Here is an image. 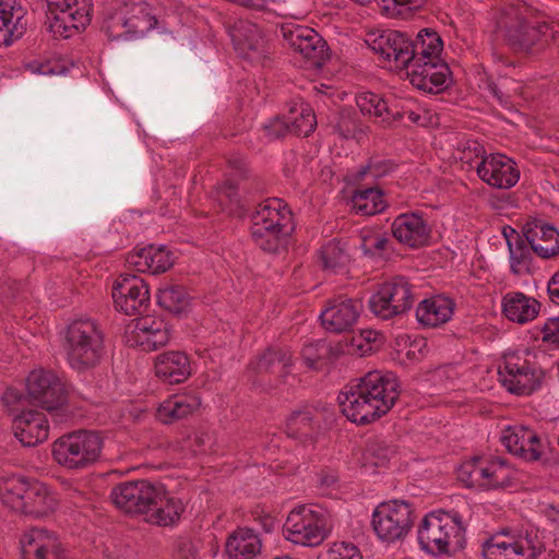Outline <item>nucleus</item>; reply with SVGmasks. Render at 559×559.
Segmentation results:
<instances>
[{
	"instance_id": "nucleus-51",
	"label": "nucleus",
	"mask_w": 559,
	"mask_h": 559,
	"mask_svg": "<svg viewBox=\"0 0 559 559\" xmlns=\"http://www.w3.org/2000/svg\"><path fill=\"white\" fill-rule=\"evenodd\" d=\"M320 260L325 270L337 272L349 262V255L340 241H329L320 249Z\"/></svg>"
},
{
	"instance_id": "nucleus-62",
	"label": "nucleus",
	"mask_w": 559,
	"mask_h": 559,
	"mask_svg": "<svg viewBox=\"0 0 559 559\" xmlns=\"http://www.w3.org/2000/svg\"><path fill=\"white\" fill-rule=\"evenodd\" d=\"M254 521L265 533H271L277 524L276 519L273 515L264 512L257 513L254 515Z\"/></svg>"
},
{
	"instance_id": "nucleus-9",
	"label": "nucleus",
	"mask_w": 559,
	"mask_h": 559,
	"mask_svg": "<svg viewBox=\"0 0 559 559\" xmlns=\"http://www.w3.org/2000/svg\"><path fill=\"white\" fill-rule=\"evenodd\" d=\"M102 437L94 431L79 430L64 435L52 444L53 460L68 469H82L100 455Z\"/></svg>"
},
{
	"instance_id": "nucleus-42",
	"label": "nucleus",
	"mask_w": 559,
	"mask_h": 559,
	"mask_svg": "<svg viewBox=\"0 0 559 559\" xmlns=\"http://www.w3.org/2000/svg\"><path fill=\"white\" fill-rule=\"evenodd\" d=\"M29 479L15 474L0 476V502L11 510L19 512L23 498L27 492Z\"/></svg>"
},
{
	"instance_id": "nucleus-32",
	"label": "nucleus",
	"mask_w": 559,
	"mask_h": 559,
	"mask_svg": "<svg viewBox=\"0 0 559 559\" xmlns=\"http://www.w3.org/2000/svg\"><path fill=\"white\" fill-rule=\"evenodd\" d=\"M123 9L128 22L127 40L139 39L156 27L157 19L147 2H124Z\"/></svg>"
},
{
	"instance_id": "nucleus-64",
	"label": "nucleus",
	"mask_w": 559,
	"mask_h": 559,
	"mask_svg": "<svg viewBox=\"0 0 559 559\" xmlns=\"http://www.w3.org/2000/svg\"><path fill=\"white\" fill-rule=\"evenodd\" d=\"M503 237L506 238L508 248L513 246L514 243L520 242V240H524L525 236L520 235L514 228L510 226H506L502 229Z\"/></svg>"
},
{
	"instance_id": "nucleus-20",
	"label": "nucleus",
	"mask_w": 559,
	"mask_h": 559,
	"mask_svg": "<svg viewBox=\"0 0 559 559\" xmlns=\"http://www.w3.org/2000/svg\"><path fill=\"white\" fill-rule=\"evenodd\" d=\"M500 440L508 452L525 462L540 460L546 445L535 430L522 425L504 428Z\"/></svg>"
},
{
	"instance_id": "nucleus-6",
	"label": "nucleus",
	"mask_w": 559,
	"mask_h": 559,
	"mask_svg": "<svg viewBox=\"0 0 559 559\" xmlns=\"http://www.w3.org/2000/svg\"><path fill=\"white\" fill-rule=\"evenodd\" d=\"M293 230L292 211L282 199L265 200L252 216V239L265 252L274 253L285 247Z\"/></svg>"
},
{
	"instance_id": "nucleus-13",
	"label": "nucleus",
	"mask_w": 559,
	"mask_h": 559,
	"mask_svg": "<svg viewBox=\"0 0 559 559\" xmlns=\"http://www.w3.org/2000/svg\"><path fill=\"white\" fill-rule=\"evenodd\" d=\"M414 523V509L404 500L380 503L372 513V528L384 543L404 539Z\"/></svg>"
},
{
	"instance_id": "nucleus-60",
	"label": "nucleus",
	"mask_w": 559,
	"mask_h": 559,
	"mask_svg": "<svg viewBox=\"0 0 559 559\" xmlns=\"http://www.w3.org/2000/svg\"><path fill=\"white\" fill-rule=\"evenodd\" d=\"M509 83L511 80L504 78L499 83L490 82L488 84L489 93L504 107L510 105V94L503 91Z\"/></svg>"
},
{
	"instance_id": "nucleus-28",
	"label": "nucleus",
	"mask_w": 559,
	"mask_h": 559,
	"mask_svg": "<svg viewBox=\"0 0 559 559\" xmlns=\"http://www.w3.org/2000/svg\"><path fill=\"white\" fill-rule=\"evenodd\" d=\"M155 376L167 384H179L191 376V362L181 350L164 352L155 357Z\"/></svg>"
},
{
	"instance_id": "nucleus-49",
	"label": "nucleus",
	"mask_w": 559,
	"mask_h": 559,
	"mask_svg": "<svg viewBox=\"0 0 559 559\" xmlns=\"http://www.w3.org/2000/svg\"><path fill=\"white\" fill-rule=\"evenodd\" d=\"M330 127L343 139L357 138L365 133L364 126L358 120L356 112L348 108H344L331 117Z\"/></svg>"
},
{
	"instance_id": "nucleus-54",
	"label": "nucleus",
	"mask_w": 559,
	"mask_h": 559,
	"mask_svg": "<svg viewBox=\"0 0 559 559\" xmlns=\"http://www.w3.org/2000/svg\"><path fill=\"white\" fill-rule=\"evenodd\" d=\"M330 353V345L325 341L320 340L305 345L301 350V357L309 368H317L318 362L326 359Z\"/></svg>"
},
{
	"instance_id": "nucleus-30",
	"label": "nucleus",
	"mask_w": 559,
	"mask_h": 559,
	"mask_svg": "<svg viewBox=\"0 0 559 559\" xmlns=\"http://www.w3.org/2000/svg\"><path fill=\"white\" fill-rule=\"evenodd\" d=\"M325 411V408L319 409L307 406L293 412L286 423L287 435L295 439L313 441L314 436L321 428Z\"/></svg>"
},
{
	"instance_id": "nucleus-3",
	"label": "nucleus",
	"mask_w": 559,
	"mask_h": 559,
	"mask_svg": "<svg viewBox=\"0 0 559 559\" xmlns=\"http://www.w3.org/2000/svg\"><path fill=\"white\" fill-rule=\"evenodd\" d=\"M110 499L119 510L145 514L148 523L162 526L173 524L185 510L182 501L168 495L163 485L147 480L120 483L111 489Z\"/></svg>"
},
{
	"instance_id": "nucleus-61",
	"label": "nucleus",
	"mask_w": 559,
	"mask_h": 559,
	"mask_svg": "<svg viewBox=\"0 0 559 559\" xmlns=\"http://www.w3.org/2000/svg\"><path fill=\"white\" fill-rule=\"evenodd\" d=\"M395 118L393 120L407 119L414 124L425 127L429 122L427 112L415 111L412 109H403L402 111H394Z\"/></svg>"
},
{
	"instance_id": "nucleus-56",
	"label": "nucleus",
	"mask_w": 559,
	"mask_h": 559,
	"mask_svg": "<svg viewBox=\"0 0 559 559\" xmlns=\"http://www.w3.org/2000/svg\"><path fill=\"white\" fill-rule=\"evenodd\" d=\"M319 559H362V556L353 544L335 543Z\"/></svg>"
},
{
	"instance_id": "nucleus-14",
	"label": "nucleus",
	"mask_w": 559,
	"mask_h": 559,
	"mask_svg": "<svg viewBox=\"0 0 559 559\" xmlns=\"http://www.w3.org/2000/svg\"><path fill=\"white\" fill-rule=\"evenodd\" d=\"M502 386L515 395H530L542 385L544 371L534 362L519 354L504 356L502 366L498 369Z\"/></svg>"
},
{
	"instance_id": "nucleus-16",
	"label": "nucleus",
	"mask_w": 559,
	"mask_h": 559,
	"mask_svg": "<svg viewBox=\"0 0 559 559\" xmlns=\"http://www.w3.org/2000/svg\"><path fill=\"white\" fill-rule=\"evenodd\" d=\"M126 343L145 352L156 350L170 340V330L166 321L155 316H141L126 329Z\"/></svg>"
},
{
	"instance_id": "nucleus-40",
	"label": "nucleus",
	"mask_w": 559,
	"mask_h": 559,
	"mask_svg": "<svg viewBox=\"0 0 559 559\" xmlns=\"http://www.w3.org/2000/svg\"><path fill=\"white\" fill-rule=\"evenodd\" d=\"M414 62L441 61L443 41L440 35L432 29H421L414 39Z\"/></svg>"
},
{
	"instance_id": "nucleus-19",
	"label": "nucleus",
	"mask_w": 559,
	"mask_h": 559,
	"mask_svg": "<svg viewBox=\"0 0 559 559\" xmlns=\"http://www.w3.org/2000/svg\"><path fill=\"white\" fill-rule=\"evenodd\" d=\"M370 49L385 61L394 62L395 68L408 69L414 61L412 38L405 33L386 29L367 40Z\"/></svg>"
},
{
	"instance_id": "nucleus-46",
	"label": "nucleus",
	"mask_w": 559,
	"mask_h": 559,
	"mask_svg": "<svg viewBox=\"0 0 559 559\" xmlns=\"http://www.w3.org/2000/svg\"><path fill=\"white\" fill-rule=\"evenodd\" d=\"M350 202L355 212L365 216L381 213L386 206L383 192L378 187L356 190Z\"/></svg>"
},
{
	"instance_id": "nucleus-58",
	"label": "nucleus",
	"mask_w": 559,
	"mask_h": 559,
	"mask_svg": "<svg viewBox=\"0 0 559 559\" xmlns=\"http://www.w3.org/2000/svg\"><path fill=\"white\" fill-rule=\"evenodd\" d=\"M542 340L559 348V317L547 319L542 328Z\"/></svg>"
},
{
	"instance_id": "nucleus-53",
	"label": "nucleus",
	"mask_w": 559,
	"mask_h": 559,
	"mask_svg": "<svg viewBox=\"0 0 559 559\" xmlns=\"http://www.w3.org/2000/svg\"><path fill=\"white\" fill-rule=\"evenodd\" d=\"M397 165L391 160L380 157H372L369 159L367 165L361 166L354 175L355 181L362 180L366 176H371L374 179H379L392 174L396 169Z\"/></svg>"
},
{
	"instance_id": "nucleus-33",
	"label": "nucleus",
	"mask_w": 559,
	"mask_h": 559,
	"mask_svg": "<svg viewBox=\"0 0 559 559\" xmlns=\"http://www.w3.org/2000/svg\"><path fill=\"white\" fill-rule=\"evenodd\" d=\"M128 263L134 265L139 272L159 274L166 272L174 263L173 253L166 247L153 245L130 253Z\"/></svg>"
},
{
	"instance_id": "nucleus-55",
	"label": "nucleus",
	"mask_w": 559,
	"mask_h": 559,
	"mask_svg": "<svg viewBox=\"0 0 559 559\" xmlns=\"http://www.w3.org/2000/svg\"><path fill=\"white\" fill-rule=\"evenodd\" d=\"M215 194L217 201L224 209L229 206H239L240 204L238 188L231 180H226L217 185Z\"/></svg>"
},
{
	"instance_id": "nucleus-10",
	"label": "nucleus",
	"mask_w": 559,
	"mask_h": 559,
	"mask_svg": "<svg viewBox=\"0 0 559 559\" xmlns=\"http://www.w3.org/2000/svg\"><path fill=\"white\" fill-rule=\"evenodd\" d=\"M513 468L501 457H474L457 469V479L469 488L499 490L511 486Z\"/></svg>"
},
{
	"instance_id": "nucleus-38",
	"label": "nucleus",
	"mask_w": 559,
	"mask_h": 559,
	"mask_svg": "<svg viewBox=\"0 0 559 559\" xmlns=\"http://www.w3.org/2000/svg\"><path fill=\"white\" fill-rule=\"evenodd\" d=\"M454 309V302L445 296H436L423 300L416 309V318L423 325L435 328L448 322Z\"/></svg>"
},
{
	"instance_id": "nucleus-29",
	"label": "nucleus",
	"mask_w": 559,
	"mask_h": 559,
	"mask_svg": "<svg viewBox=\"0 0 559 559\" xmlns=\"http://www.w3.org/2000/svg\"><path fill=\"white\" fill-rule=\"evenodd\" d=\"M524 236L539 258L551 259L559 255V230L555 226L544 222L528 223L524 227Z\"/></svg>"
},
{
	"instance_id": "nucleus-36",
	"label": "nucleus",
	"mask_w": 559,
	"mask_h": 559,
	"mask_svg": "<svg viewBox=\"0 0 559 559\" xmlns=\"http://www.w3.org/2000/svg\"><path fill=\"white\" fill-rule=\"evenodd\" d=\"M23 506L20 513L40 518L52 512L57 508L56 497L48 490V487L35 479L29 480L27 492L23 498Z\"/></svg>"
},
{
	"instance_id": "nucleus-37",
	"label": "nucleus",
	"mask_w": 559,
	"mask_h": 559,
	"mask_svg": "<svg viewBox=\"0 0 559 559\" xmlns=\"http://www.w3.org/2000/svg\"><path fill=\"white\" fill-rule=\"evenodd\" d=\"M261 539L254 530L239 527L226 540V552L230 559H253L261 551Z\"/></svg>"
},
{
	"instance_id": "nucleus-43",
	"label": "nucleus",
	"mask_w": 559,
	"mask_h": 559,
	"mask_svg": "<svg viewBox=\"0 0 559 559\" xmlns=\"http://www.w3.org/2000/svg\"><path fill=\"white\" fill-rule=\"evenodd\" d=\"M356 104L364 116L373 118L379 123H390L395 118L394 111L385 99L376 93L364 92L356 96Z\"/></svg>"
},
{
	"instance_id": "nucleus-5",
	"label": "nucleus",
	"mask_w": 559,
	"mask_h": 559,
	"mask_svg": "<svg viewBox=\"0 0 559 559\" xmlns=\"http://www.w3.org/2000/svg\"><path fill=\"white\" fill-rule=\"evenodd\" d=\"M420 548L432 556H453L465 547V525L455 510H437L424 516L417 532Z\"/></svg>"
},
{
	"instance_id": "nucleus-57",
	"label": "nucleus",
	"mask_w": 559,
	"mask_h": 559,
	"mask_svg": "<svg viewBox=\"0 0 559 559\" xmlns=\"http://www.w3.org/2000/svg\"><path fill=\"white\" fill-rule=\"evenodd\" d=\"M263 130L265 132V136L270 140H276L286 136L287 134H293L290 130V123L285 117H275L270 120L269 123L264 124Z\"/></svg>"
},
{
	"instance_id": "nucleus-24",
	"label": "nucleus",
	"mask_w": 559,
	"mask_h": 559,
	"mask_svg": "<svg viewBox=\"0 0 559 559\" xmlns=\"http://www.w3.org/2000/svg\"><path fill=\"white\" fill-rule=\"evenodd\" d=\"M391 231L400 243L412 249L428 246L431 238L427 221L416 212L397 215L391 224Z\"/></svg>"
},
{
	"instance_id": "nucleus-25",
	"label": "nucleus",
	"mask_w": 559,
	"mask_h": 559,
	"mask_svg": "<svg viewBox=\"0 0 559 559\" xmlns=\"http://www.w3.org/2000/svg\"><path fill=\"white\" fill-rule=\"evenodd\" d=\"M20 544L22 559H61V545L46 528H31L24 533Z\"/></svg>"
},
{
	"instance_id": "nucleus-35",
	"label": "nucleus",
	"mask_w": 559,
	"mask_h": 559,
	"mask_svg": "<svg viewBox=\"0 0 559 559\" xmlns=\"http://www.w3.org/2000/svg\"><path fill=\"white\" fill-rule=\"evenodd\" d=\"M201 405V399L192 393L175 394L165 400L156 411V418L169 425L193 414Z\"/></svg>"
},
{
	"instance_id": "nucleus-52",
	"label": "nucleus",
	"mask_w": 559,
	"mask_h": 559,
	"mask_svg": "<svg viewBox=\"0 0 559 559\" xmlns=\"http://www.w3.org/2000/svg\"><path fill=\"white\" fill-rule=\"evenodd\" d=\"M361 250L365 255H379L390 259L395 250L393 240L385 234H374L364 238Z\"/></svg>"
},
{
	"instance_id": "nucleus-41",
	"label": "nucleus",
	"mask_w": 559,
	"mask_h": 559,
	"mask_svg": "<svg viewBox=\"0 0 559 559\" xmlns=\"http://www.w3.org/2000/svg\"><path fill=\"white\" fill-rule=\"evenodd\" d=\"M286 118L290 123L293 134L298 136H308L317 126L313 109L301 98L290 102Z\"/></svg>"
},
{
	"instance_id": "nucleus-34",
	"label": "nucleus",
	"mask_w": 559,
	"mask_h": 559,
	"mask_svg": "<svg viewBox=\"0 0 559 559\" xmlns=\"http://www.w3.org/2000/svg\"><path fill=\"white\" fill-rule=\"evenodd\" d=\"M503 316L515 323L524 324L533 321L540 310V304L522 292H510L502 297Z\"/></svg>"
},
{
	"instance_id": "nucleus-22",
	"label": "nucleus",
	"mask_w": 559,
	"mask_h": 559,
	"mask_svg": "<svg viewBox=\"0 0 559 559\" xmlns=\"http://www.w3.org/2000/svg\"><path fill=\"white\" fill-rule=\"evenodd\" d=\"M229 34L235 50L240 57L258 63L265 60L269 49L257 24L239 20L235 22Z\"/></svg>"
},
{
	"instance_id": "nucleus-44",
	"label": "nucleus",
	"mask_w": 559,
	"mask_h": 559,
	"mask_svg": "<svg viewBox=\"0 0 559 559\" xmlns=\"http://www.w3.org/2000/svg\"><path fill=\"white\" fill-rule=\"evenodd\" d=\"M157 302L168 312L181 316L188 312L191 305V297L183 286L166 284L158 289Z\"/></svg>"
},
{
	"instance_id": "nucleus-1",
	"label": "nucleus",
	"mask_w": 559,
	"mask_h": 559,
	"mask_svg": "<svg viewBox=\"0 0 559 559\" xmlns=\"http://www.w3.org/2000/svg\"><path fill=\"white\" fill-rule=\"evenodd\" d=\"M497 29L516 53L539 56L559 49V24L545 21L540 12L523 0L506 3L497 19Z\"/></svg>"
},
{
	"instance_id": "nucleus-59",
	"label": "nucleus",
	"mask_w": 559,
	"mask_h": 559,
	"mask_svg": "<svg viewBox=\"0 0 559 559\" xmlns=\"http://www.w3.org/2000/svg\"><path fill=\"white\" fill-rule=\"evenodd\" d=\"M27 69L35 74L53 75L62 73V67L53 61H33L27 64Z\"/></svg>"
},
{
	"instance_id": "nucleus-50",
	"label": "nucleus",
	"mask_w": 559,
	"mask_h": 559,
	"mask_svg": "<svg viewBox=\"0 0 559 559\" xmlns=\"http://www.w3.org/2000/svg\"><path fill=\"white\" fill-rule=\"evenodd\" d=\"M127 23L123 3H121L105 12L102 31L111 40H127Z\"/></svg>"
},
{
	"instance_id": "nucleus-23",
	"label": "nucleus",
	"mask_w": 559,
	"mask_h": 559,
	"mask_svg": "<svg viewBox=\"0 0 559 559\" xmlns=\"http://www.w3.org/2000/svg\"><path fill=\"white\" fill-rule=\"evenodd\" d=\"M406 71L411 84L425 93H440L451 83V70L442 60L414 62Z\"/></svg>"
},
{
	"instance_id": "nucleus-18",
	"label": "nucleus",
	"mask_w": 559,
	"mask_h": 559,
	"mask_svg": "<svg viewBox=\"0 0 559 559\" xmlns=\"http://www.w3.org/2000/svg\"><path fill=\"white\" fill-rule=\"evenodd\" d=\"M112 299L118 311L127 316L142 314L151 304L147 284L139 276L121 274L112 285Z\"/></svg>"
},
{
	"instance_id": "nucleus-17",
	"label": "nucleus",
	"mask_w": 559,
	"mask_h": 559,
	"mask_svg": "<svg viewBox=\"0 0 559 559\" xmlns=\"http://www.w3.org/2000/svg\"><path fill=\"white\" fill-rule=\"evenodd\" d=\"M285 43L305 58L311 67L319 68L328 58V45L322 36L313 28L285 24L282 26Z\"/></svg>"
},
{
	"instance_id": "nucleus-45",
	"label": "nucleus",
	"mask_w": 559,
	"mask_h": 559,
	"mask_svg": "<svg viewBox=\"0 0 559 559\" xmlns=\"http://www.w3.org/2000/svg\"><path fill=\"white\" fill-rule=\"evenodd\" d=\"M396 454V447L385 439H369L362 455L361 462L365 468H378L388 466L389 462Z\"/></svg>"
},
{
	"instance_id": "nucleus-4",
	"label": "nucleus",
	"mask_w": 559,
	"mask_h": 559,
	"mask_svg": "<svg viewBox=\"0 0 559 559\" xmlns=\"http://www.w3.org/2000/svg\"><path fill=\"white\" fill-rule=\"evenodd\" d=\"M62 346L68 365L79 373L88 372L105 358V332L96 320L78 318L68 324Z\"/></svg>"
},
{
	"instance_id": "nucleus-12",
	"label": "nucleus",
	"mask_w": 559,
	"mask_h": 559,
	"mask_svg": "<svg viewBox=\"0 0 559 559\" xmlns=\"http://www.w3.org/2000/svg\"><path fill=\"white\" fill-rule=\"evenodd\" d=\"M414 304L413 286L403 276L379 285L370 296L368 307L379 319L390 320L409 311Z\"/></svg>"
},
{
	"instance_id": "nucleus-21",
	"label": "nucleus",
	"mask_w": 559,
	"mask_h": 559,
	"mask_svg": "<svg viewBox=\"0 0 559 559\" xmlns=\"http://www.w3.org/2000/svg\"><path fill=\"white\" fill-rule=\"evenodd\" d=\"M361 310L360 300L340 296L328 301L320 313V320L330 332H348L358 321Z\"/></svg>"
},
{
	"instance_id": "nucleus-31",
	"label": "nucleus",
	"mask_w": 559,
	"mask_h": 559,
	"mask_svg": "<svg viewBox=\"0 0 559 559\" xmlns=\"http://www.w3.org/2000/svg\"><path fill=\"white\" fill-rule=\"evenodd\" d=\"M293 366L292 353L287 348H267L255 360L251 361L249 368L258 376H275L285 382L290 374Z\"/></svg>"
},
{
	"instance_id": "nucleus-47",
	"label": "nucleus",
	"mask_w": 559,
	"mask_h": 559,
	"mask_svg": "<svg viewBox=\"0 0 559 559\" xmlns=\"http://www.w3.org/2000/svg\"><path fill=\"white\" fill-rule=\"evenodd\" d=\"M484 559H520L509 535V528L493 534L483 546Z\"/></svg>"
},
{
	"instance_id": "nucleus-39",
	"label": "nucleus",
	"mask_w": 559,
	"mask_h": 559,
	"mask_svg": "<svg viewBox=\"0 0 559 559\" xmlns=\"http://www.w3.org/2000/svg\"><path fill=\"white\" fill-rule=\"evenodd\" d=\"M509 535L520 559H537L546 550L543 537L536 528H509Z\"/></svg>"
},
{
	"instance_id": "nucleus-27",
	"label": "nucleus",
	"mask_w": 559,
	"mask_h": 559,
	"mask_svg": "<svg viewBox=\"0 0 559 559\" xmlns=\"http://www.w3.org/2000/svg\"><path fill=\"white\" fill-rule=\"evenodd\" d=\"M13 430L15 437L25 447H35L47 440L49 424L46 415L34 409L22 411L14 417Z\"/></svg>"
},
{
	"instance_id": "nucleus-26",
	"label": "nucleus",
	"mask_w": 559,
	"mask_h": 559,
	"mask_svg": "<svg viewBox=\"0 0 559 559\" xmlns=\"http://www.w3.org/2000/svg\"><path fill=\"white\" fill-rule=\"evenodd\" d=\"M25 15L20 0H0V48L23 37L27 28Z\"/></svg>"
},
{
	"instance_id": "nucleus-8",
	"label": "nucleus",
	"mask_w": 559,
	"mask_h": 559,
	"mask_svg": "<svg viewBox=\"0 0 559 559\" xmlns=\"http://www.w3.org/2000/svg\"><path fill=\"white\" fill-rule=\"evenodd\" d=\"M331 531L326 512L318 507L298 506L287 515L283 525L284 537L305 547L319 546Z\"/></svg>"
},
{
	"instance_id": "nucleus-48",
	"label": "nucleus",
	"mask_w": 559,
	"mask_h": 559,
	"mask_svg": "<svg viewBox=\"0 0 559 559\" xmlns=\"http://www.w3.org/2000/svg\"><path fill=\"white\" fill-rule=\"evenodd\" d=\"M508 250L510 270L514 275L522 276L533 272L534 251L532 243H528L526 238L513 246L510 245Z\"/></svg>"
},
{
	"instance_id": "nucleus-7",
	"label": "nucleus",
	"mask_w": 559,
	"mask_h": 559,
	"mask_svg": "<svg viewBox=\"0 0 559 559\" xmlns=\"http://www.w3.org/2000/svg\"><path fill=\"white\" fill-rule=\"evenodd\" d=\"M461 159L475 168L479 179L492 188L508 190L520 179V170L512 158L501 153L486 154L477 142L468 144Z\"/></svg>"
},
{
	"instance_id": "nucleus-15",
	"label": "nucleus",
	"mask_w": 559,
	"mask_h": 559,
	"mask_svg": "<svg viewBox=\"0 0 559 559\" xmlns=\"http://www.w3.org/2000/svg\"><path fill=\"white\" fill-rule=\"evenodd\" d=\"M26 390L31 400L48 412L62 407L67 402L66 384L50 370L36 369L29 372Z\"/></svg>"
},
{
	"instance_id": "nucleus-11",
	"label": "nucleus",
	"mask_w": 559,
	"mask_h": 559,
	"mask_svg": "<svg viewBox=\"0 0 559 559\" xmlns=\"http://www.w3.org/2000/svg\"><path fill=\"white\" fill-rule=\"evenodd\" d=\"M47 29L55 38H70L91 22L92 0H45Z\"/></svg>"
},
{
	"instance_id": "nucleus-63",
	"label": "nucleus",
	"mask_w": 559,
	"mask_h": 559,
	"mask_svg": "<svg viewBox=\"0 0 559 559\" xmlns=\"http://www.w3.org/2000/svg\"><path fill=\"white\" fill-rule=\"evenodd\" d=\"M547 294L549 300L559 306V270L548 281Z\"/></svg>"
},
{
	"instance_id": "nucleus-2",
	"label": "nucleus",
	"mask_w": 559,
	"mask_h": 559,
	"mask_svg": "<svg viewBox=\"0 0 559 559\" xmlns=\"http://www.w3.org/2000/svg\"><path fill=\"white\" fill-rule=\"evenodd\" d=\"M399 396L400 383L395 374L373 370L348 384L337 400L348 420L367 425L388 414Z\"/></svg>"
}]
</instances>
